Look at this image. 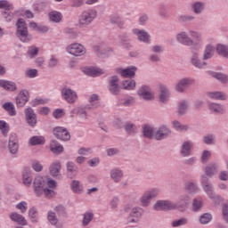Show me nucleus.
Listing matches in <instances>:
<instances>
[{"instance_id":"nucleus-55","label":"nucleus","mask_w":228,"mask_h":228,"mask_svg":"<svg viewBox=\"0 0 228 228\" xmlns=\"http://www.w3.org/2000/svg\"><path fill=\"white\" fill-rule=\"evenodd\" d=\"M48 221L50 222V224H52V225H56V224H58V219L56 218V214H54L53 212H48Z\"/></svg>"},{"instance_id":"nucleus-43","label":"nucleus","mask_w":228,"mask_h":228,"mask_svg":"<svg viewBox=\"0 0 228 228\" xmlns=\"http://www.w3.org/2000/svg\"><path fill=\"white\" fill-rule=\"evenodd\" d=\"M123 175L124 174H122V171L118 169H113L110 172V177L113 179V181H115V183H118V181L122 179Z\"/></svg>"},{"instance_id":"nucleus-63","label":"nucleus","mask_w":228,"mask_h":228,"mask_svg":"<svg viewBox=\"0 0 228 228\" xmlns=\"http://www.w3.org/2000/svg\"><path fill=\"white\" fill-rule=\"evenodd\" d=\"M57 65L58 58H56L54 55H52L48 62V67H56Z\"/></svg>"},{"instance_id":"nucleus-2","label":"nucleus","mask_w":228,"mask_h":228,"mask_svg":"<svg viewBox=\"0 0 228 228\" xmlns=\"http://www.w3.org/2000/svg\"><path fill=\"white\" fill-rule=\"evenodd\" d=\"M190 35V36H189ZM180 31L175 36V40L178 44L182 45H186L187 47H191V45H197L196 42H202V33L196 30Z\"/></svg>"},{"instance_id":"nucleus-40","label":"nucleus","mask_w":228,"mask_h":228,"mask_svg":"<svg viewBox=\"0 0 228 228\" xmlns=\"http://www.w3.org/2000/svg\"><path fill=\"white\" fill-rule=\"evenodd\" d=\"M50 149L54 154H60V152H63V146H61V144L58 143L56 141H53L51 142Z\"/></svg>"},{"instance_id":"nucleus-37","label":"nucleus","mask_w":228,"mask_h":228,"mask_svg":"<svg viewBox=\"0 0 228 228\" xmlns=\"http://www.w3.org/2000/svg\"><path fill=\"white\" fill-rule=\"evenodd\" d=\"M136 72V68L131 67V68H126L125 69L120 70V75L122 77H133Z\"/></svg>"},{"instance_id":"nucleus-11","label":"nucleus","mask_w":228,"mask_h":228,"mask_svg":"<svg viewBox=\"0 0 228 228\" xmlns=\"http://www.w3.org/2000/svg\"><path fill=\"white\" fill-rule=\"evenodd\" d=\"M159 195V189L153 188L146 191L143 194V207L147 208L151 206L152 200L156 199Z\"/></svg>"},{"instance_id":"nucleus-29","label":"nucleus","mask_w":228,"mask_h":228,"mask_svg":"<svg viewBox=\"0 0 228 228\" xmlns=\"http://www.w3.org/2000/svg\"><path fill=\"white\" fill-rule=\"evenodd\" d=\"M61 170V164L59 161H55L50 165L49 172L53 177H58L60 171Z\"/></svg>"},{"instance_id":"nucleus-44","label":"nucleus","mask_w":228,"mask_h":228,"mask_svg":"<svg viewBox=\"0 0 228 228\" xmlns=\"http://www.w3.org/2000/svg\"><path fill=\"white\" fill-rule=\"evenodd\" d=\"M3 108L6 111H8V113H9V115H11V117H13V116L16 115L15 106L13 105V103H12V102H5L3 105Z\"/></svg>"},{"instance_id":"nucleus-52","label":"nucleus","mask_w":228,"mask_h":228,"mask_svg":"<svg viewBox=\"0 0 228 228\" xmlns=\"http://www.w3.org/2000/svg\"><path fill=\"white\" fill-rule=\"evenodd\" d=\"M0 129L2 130L4 136H6V134H8V131H10V126L5 121H0Z\"/></svg>"},{"instance_id":"nucleus-60","label":"nucleus","mask_w":228,"mask_h":228,"mask_svg":"<svg viewBox=\"0 0 228 228\" xmlns=\"http://www.w3.org/2000/svg\"><path fill=\"white\" fill-rule=\"evenodd\" d=\"M54 118H61V117L65 116V111L61 109H57L53 113Z\"/></svg>"},{"instance_id":"nucleus-9","label":"nucleus","mask_w":228,"mask_h":228,"mask_svg":"<svg viewBox=\"0 0 228 228\" xmlns=\"http://www.w3.org/2000/svg\"><path fill=\"white\" fill-rule=\"evenodd\" d=\"M200 184L203 191H205L206 195H208V199L213 197L215 193V187L212 185L211 182H209V178L206 176V175H202L200 176Z\"/></svg>"},{"instance_id":"nucleus-18","label":"nucleus","mask_w":228,"mask_h":228,"mask_svg":"<svg viewBox=\"0 0 228 228\" xmlns=\"http://www.w3.org/2000/svg\"><path fill=\"white\" fill-rule=\"evenodd\" d=\"M28 101H29V92H28V90H21L16 99L18 108L25 106Z\"/></svg>"},{"instance_id":"nucleus-28","label":"nucleus","mask_w":228,"mask_h":228,"mask_svg":"<svg viewBox=\"0 0 228 228\" xmlns=\"http://www.w3.org/2000/svg\"><path fill=\"white\" fill-rule=\"evenodd\" d=\"M191 10L196 15H200L206 10V3L204 2H194L191 4Z\"/></svg>"},{"instance_id":"nucleus-20","label":"nucleus","mask_w":228,"mask_h":228,"mask_svg":"<svg viewBox=\"0 0 228 228\" xmlns=\"http://www.w3.org/2000/svg\"><path fill=\"white\" fill-rule=\"evenodd\" d=\"M9 151L11 154H17L19 151V141H17V134H12L9 140Z\"/></svg>"},{"instance_id":"nucleus-57","label":"nucleus","mask_w":228,"mask_h":228,"mask_svg":"<svg viewBox=\"0 0 228 228\" xmlns=\"http://www.w3.org/2000/svg\"><path fill=\"white\" fill-rule=\"evenodd\" d=\"M29 58H35L38 54V47L30 46L28 51Z\"/></svg>"},{"instance_id":"nucleus-21","label":"nucleus","mask_w":228,"mask_h":228,"mask_svg":"<svg viewBox=\"0 0 228 228\" xmlns=\"http://www.w3.org/2000/svg\"><path fill=\"white\" fill-rule=\"evenodd\" d=\"M184 190L189 195H197L200 191V187L193 182H187L184 184Z\"/></svg>"},{"instance_id":"nucleus-19","label":"nucleus","mask_w":228,"mask_h":228,"mask_svg":"<svg viewBox=\"0 0 228 228\" xmlns=\"http://www.w3.org/2000/svg\"><path fill=\"white\" fill-rule=\"evenodd\" d=\"M207 96L213 101H227V94L222 91L208 92Z\"/></svg>"},{"instance_id":"nucleus-54","label":"nucleus","mask_w":228,"mask_h":228,"mask_svg":"<svg viewBox=\"0 0 228 228\" xmlns=\"http://www.w3.org/2000/svg\"><path fill=\"white\" fill-rule=\"evenodd\" d=\"M125 129L128 134H134V133H136V126L131 123H127L125 126Z\"/></svg>"},{"instance_id":"nucleus-24","label":"nucleus","mask_w":228,"mask_h":228,"mask_svg":"<svg viewBox=\"0 0 228 228\" xmlns=\"http://www.w3.org/2000/svg\"><path fill=\"white\" fill-rule=\"evenodd\" d=\"M109 90L113 95H117L120 92V86H118V77H112L110 81Z\"/></svg>"},{"instance_id":"nucleus-38","label":"nucleus","mask_w":228,"mask_h":228,"mask_svg":"<svg viewBox=\"0 0 228 228\" xmlns=\"http://www.w3.org/2000/svg\"><path fill=\"white\" fill-rule=\"evenodd\" d=\"M212 77H215V79H217V81H220L223 85H226V83H228V76L224 73L214 72L212 73Z\"/></svg>"},{"instance_id":"nucleus-45","label":"nucleus","mask_w":228,"mask_h":228,"mask_svg":"<svg viewBox=\"0 0 228 228\" xmlns=\"http://www.w3.org/2000/svg\"><path fill=\"white\" fill-rule=\"evenodd\" d=\"M45 142V139L43 136H34L29 140L30 145H43Z\"/></svg>"},{"instance_id":"nucleus-8","label":"nucleus","mask_w":228,"mask_h":228,"mask_svg":"<svg viewBox=\"0 0 228 228\" xmlns=\"http://www.w3.org/2000/svg\"><path fill=\"white\" fill-rule=\"evenodd\" d=\"M67 52L72 56H85L86 54V48L79 43H74L67 46Z\"/></svg>"},{"instance_id":"nucleus-25","label":"nucleus","mask_w":228,"mask_h":228,"mask_svg":"<svg viewBox=\"0 0 228 228\" xmlns=\"http://www.w3.org/2000/svg\"><path fill=\"white\" fill-rule=\"evenodd\" d=\"M208 110L211 113L216 115H222L225 113V109L220 103L212 102L208 105Z\"/></svg>"},{"instance_id":"nucleus-26","label":"nucleus","mask_w":228,"mask_h":228,"mask_svg":"<svg viewBox=\"0 0 228 228\" xmlns=\"http://www.w3.org/2000/svg\"><path fill=\"white\" fill-rule=\"evenodd\" d=\"M83 72L86 76H91L93 77L104 74V71L99 68H84Z\"/></svg>"},{"instance_id":"nucleus-53","label":"nucleus","mask_w":228,"mask_h":228,"mask_svg":"<svg viewBox=\"0 0 228 228\" xmlns=\"http://www.w3.org/2000/svg\"><path fill=\"white\" fill-rule=\"evenodd\" d=\"M32 179L31 176H29V173L26 172L23 173V184H25V186L29 187L31 186V183H32Z\"/></svg>"},{"instance_id":"nucleus-30","label":"nucleus","mask_w":228,"mask_h":228,"mask_svg":"<svg viewBox=\"0 0 228 228\" xmlns=\"http://www.w3.org/2000/svg\"><path fill=\"white\" fill-rule=\"evenodd\" d=\"M202 208H204V201L202 200V198H194L191 202L192 211H194V213H199Z\"/></svg>"},{"instance_id":"nucleus-42","label":"nucleus","mask_w":228,"mask_h":228,"mask_svg":"<svg viewBox=\"0 0 228 228\" xmlns=\"http://www.w3.org/2000/svg\"><path fill=\"white\" fill-rule=\"evenodd\" d=\"M62 18H63V16L61 15V12H60L52 11L49 13V19L53 22H60Z\"/></svg>"},{"instance_id":"nucleus-62","label":"nucleus","mask_w":228,"mask_h":228,"mask_svg":"<svg viewBox=\"0 0 228 228\" xmlns=\"http://www.w3.org/2000/svg\"><path fill=\"white\" fill-rule=\"evenodd\" d=\"M32 167L36 172H42V169L44 168L42 164H40V162L38 161H34L32 164Z\"/></svg>"},{"instance_id":"nucleus-47","label":"nucleus","mask_w":228,"mask_h":228,"mask_svg":"<svg viewBox=\"0 0 228 228\" xmlns=\"http://www.w3.org/2000/svg\"><path fill=\"white\" fill-rule=\"evenodd\" d=\"M136 86V82L134 80H126L123 82L124 90H134Z\"/></svg>"},{"instance_id":"nucleus-39","label":"nucleus","mask_w":228,"mask_h":228,"mask_svg":"<svg viewBox=\"0 0 228 228\" xmlns=\"http://www.w3.org/2000/svg\"><path fill=\"white\" fill-rule=\"evenodd\" d=\"M212 220H213V216L209 213L202 214L200 216V224H201V225H208V224H210Z\"/></svg>"},{"instance_id":"nucleus-36","label":"nucleus","mask_w":228,"mask_h":228,"mask_svg":"<svg viewBox=\"0 0 228 228\" xmlns=\"http://www.w3.org/2000/svg\"><path fill=\"white\" fill-rule=\"evenodd\" d=\"M216 53L219 56L228 58V45L219 44L216 45Z\"/></svg>"},{"instance_id":"nucleus-58","label":"nucleus","mask_w":228,"mask_h":228,"mask_svg":"<svg viewBox=\"0 0 228 228\" xmlns=\"http://www.w3.org/2000/svg\"><path fill=\"white\" fill-rule=\"evenodd\" d=\"M180 22H191V20H195V16L193 15H181L179 19Z\"/></svg>"},{"instance_id":"nucleus-27","label":"nucleus","mask_w":228,"mask_h":228,"mask_svg":"<svg viewBox=\"0 0 228 228\" xmlns=\"http://www.w3.org/2000/svg\"><path fill=\"white\" fill-rule=\"evenodd\" d=\"M156 133V128L152 125L146 124L143 126V136L145 138H150V140L154 139V134Z\"/></svg>"},{"instance_id":"nucleus-14","label":"nucleus","mask_w":228,"mask_h":228,"mask_svg":"<svg viewBox=\"0 0 228 228\" xmlns=\"http://www.w3.org/2000/svg\"><path fill=\"white\" fill-rule=\"evenodd\" d=\"M193 83L194 81L191 78H182L176 83L175 91L179 94H183V92H186L188 86H191V85H193Z\"/></svg>"},{"instance_id":"nucleus-33","label":"nucleus","mask_w":228,"mask_h":228,"mask_svg":"<svg viewBox=\"0 0 228 228\" xmlns=\"http://www.w3.org/2000/svg\"><path fill=\"white\" fill-rule=\"evenodd\" d=\"M190 107V102L186 100H183L178 103V114L183 117V115H186V111H188V108Z\"/></svg>"},{"instance_id":"nucleus-12","label":"nucleus","mask_w":228,"mask_h":228,"mask_svg":"<svg viewBox=\"0 0 228 228\" xmlns=\"http://www.w3.org/2000/svg\"><path fill=\"white\" fill-rule=\"evenodd\" d=\"M191 151H193V142L184 141L180 146V155L182 158H190L191 156Z\"/></svg>"},{"instance_id":"nucleus-1","label":"nucleus","mask_w":228,"mask_h":228,"mask_svg":"<svg viewBox=\"0 0 228 228\" xmlns=\"http://www.w3.org/2000/svg\"><path fill=\"white\" fill-rule=\"evenodd\" d=\"M34 191L37 197H41V195H45L47 199H51V197H54L56 192V181L53 179H44L42 176H37L35 178L34 183Z\"/></svg>"},{"instance_id":"nucleus-3","label":"nucleus","mask_w":228,"mask_h":228,"mask_svg":"<svg viewBox=\"0 0 228 228\" xmlns=\"http://www.w3.org/2000/svg\"><path fill=\"white\" fill-rule=\"evenodd\" d=\"M16 37H18L21 42H29V40H31V37H29V33L28 32L26 21L22 19H19L16 23Z\"/></svg>"},{"instance_id":"nucleus-50","label":"nucleus","mask_w":228,"mask_h":228,"mask_svg":"<svg viewBox=\"0 0 228 228\" xmlns=\"http://www.w3.org/2000/svg\"><path fill=\"white\" fill-rule=\"evenodd\" d=\"M67 168H68V174L70 175V174H77V167L74 164V162H68L67 163Z\"/></svg>"},{"instance_id":"nucleus-6","label":"nucleus","mask_w":228,"mask_h":228,"mask_svg":"<svg viewBox=\"0 0 228 228\" xmlns=\"http://www.w3.org/2000/svg\"><path fill=\"white\" fill-rule=\"evenodd\" d=\"M191 200V197H190L187 193L180 194L178 197V200L175 203V209H178V211H181L182 213H184L188 209V206H190V201Z\"/></svg>"},{"instance_id":"nucleus-49","label":"nucleus","mask_w":228,"mask_h":228,"mask_svg":"<svg viewBox=\"0 0 228 228\" xmlns=\"http://www.w3.org/2000/svg\"><path fill=\"white\" fill-rule=\"evenodd\" d=\"M211 159V152L208 150H205L201 153L200 161L201 163H208Z\"/></svg>"},{"instance_id":"nucleus-15","label":"nucleus","mask_w":228,"mask_h":228,"mask_svg":"<svg viewBox=\"0 0 228 228\" xmlns=\"http://www.w3.org/2000/svg\"><path fill=\"white\" fill-rule=\"evenodd\" d=\"M191 63L193 67H196V69H204L208 65L207 61L200 59V53H199V52L192 53L191 56Z\"/></svg>"},{"instance_id":"nucleus-64","label":"nucleus","mask_w":228,"mask_h":228,"mask_svg":"<svg viewBox=\"0 0 228 228\" xmlns=\"http://www.w3.org/2000/svg\"><path fill=\"white\" fill-rule=\"evenodd\" d=\"M28 216H30V218H32V222H38L36 218H37V208H32L29 211H28Z\"/></svg>"},{"instance_id":"nucleus-32","label":"nucleus","mask_w":228,"mask_h":228,"mask_svg":"<svg viewBox=\"0 0 228 228\" xmlns=\"http://www.w3.org/2000/svg\"><path fill=\"white\" fill-rule=\"evenodd\" d=\"M215 56V46L213 45H207L203 52V60H211Z\"/></svg>"},{"instance_id":"nucleus-34","label":"nucleus","mask_w":228,"mask_h":228,"mask_svg":"<svg viewBox=\"0 0 228 228\" xmlns=\"http://www.w3.org/2000/svg\"><path fill=\"white\" fill-rule=\"evenodd\" d=\"M173 127L174 129H175V131H178L179 133H186V131L190 129V126L188 125H183L177 120L173 121Z\"/></svg>"},{"instance_id":"nucleus-4","label":"nucleus","mask_w":228,"mask_h":228,"mask_svg":"<svg viewBox=\"0 0 228 228\" xmlns=\"http://www.w3.org/2000/svg\"><path fill=\"white\" fill-rule=\"evenodd\" d=\"M155 211H175V202L168 200H159L153 205Z\"/></svg>"},{"instance_id":"nucleus-35","label":"nucleus","mask_w":228,"mask_h":228,"mask_svg":"<svg viewBox=\"0 0 228 228\" xmlns=\"http://www.w3.org/2000/svg\"><path fill=\"white\" fill-rule=\"evenodd\" d=\"M0 86L2 88H4V90H9L11 92H13V90H17V86L15 83L6 80H0Z\"/></svg>"},{"instance_id":"nucleus-23","label":"nucleus","mask_w":228,"mask_h":228,"mask_svg":"<svg viewBox=\"0 0 228 228\" xmlns=\"http://www.w3.org/2000/svg\"><path fill=\"white\" fill-rule=\"evenodd\" d=\"M27 122L29 126H37V114L33 111V109L28 108L25 110Z\"/></svg>"},{"instance_id":"nucleus-7","label":"nucleus","mask_w":228,"mask_h":228,"mask_svg":"<svg viewBox=\"0 0 228 228\" xmlns=\"http://www.w3.org/2000/svg\"><path fill=\"white\" fill-rule=\"evenodd\" d=\"M170 134H172V130L168 126L161 125L155 128L154 140L158 142L167 140Z\"/></svg>"},{"instance_id":"nucleus-13","label":"nucleus","mask_w":228,"mask_h":228,"mask_svg":"<svg viewBox=\"0 0 228 228\" xmlns=\"http://www.w3.org/2000/svg\"><path fill=\"white\" fill-rule=\"evenodd\" d=\"M53 134L58 140H61L62 142H67L70 140V133L66 128L61 126H56L53 129Z\"/></svg>"},{"instance_id":"nucleus-56","label":"nucleus","mask_w":228,"mask_h":228,"mask_svg":"<svg viewBox=\"0 0 228 228\" xmlns=\"http://www.w3.org/2000/svg\"><path fill=\"white\" fill-rule=\"evenodd\" d=\"M94 218V214L92 213H86L84 215V219H83V225H87L92 222V219Z\"/></svg>"},{"instance_id":"nucleus-48","label":"nucleus","mask_w":228,"mask_h":228,"mask_svg":"<svg viewBox=\"0 0 228 228\" xmlns=\"http://www.w3.org/2000/svg\"><path fill=\"white\" fill-rule=\"evenodd\" d=\"M203 142L206 145H214L215 143V135L213 134H208L203 137Z\"/></svg>"},{"instance_id":"nucleus-16","label":"nucleus","mask_w":228,"mask_h":228,"mask_svg":"<svg viewBox=\"0 0 228 228\" xmlns=\"http://www.w3.org/2000/svg\"><path fill=\"white\" fill-rule=\"evenodd\" d=\"M218 168H220V164L216 161H212L206 166L203 170L207 177H213L216 175V172H218Z\"/></svg>"},{"instance_id":"nucleus-31","label":"nucleus","mask_w":228,"mask_h":228,"mask_svg":"<svg viewBox=\"0 0 228 228\" xmlns=\"http://www.w3.org/2000/svg\"><path fill=\"white\" fill-rule=\"evenodd\" d=\"M10 218L12 222H16L19 225H28V221L20 214L12 213L10 215Z\"/></svg>"},{"instance_id":"nucleus-46","label":"nucleus","mask_w":228,"mask_h":228,"mask_svg":"<svg viewBox=\"0 0 228 228\" xmlns=\"http://www.w3.org/2000/svg\"><path fill=\"white\" fill-rule=\"evenodd\" d=\"M188 224V218L182 217L180 219L175 220L172 222V227H182L183 225Z\"/></svg>"},{"instance_id":"nucleus-41","label":"nucleus","mask_w":228,"mask_h":228,"mask_svg":"<svg viewBox=\"0 0 228 228\" xmlns=\"http://www.w3.org/2000/svg\"><path fill=\"white\" fill-rule=\"evenodd\" d=\"M71 190L74 193H82L83 185L79 183V181L73 180L71 183Z\"/></svg>"},{"instance_id":"nucleus-59","label":"nucleus","mask_w":228,"mask_h":228,"mask_svg":"<svg viewBox=\"0 0 228 228\" xmlns=\"http://www.w3.org/2000/svg\"><path fill=\"white\" fill-rule=\"evenodd\" d=\"M17 209H20L21 213H26L28 211V203L26 201H21L16 205Z\"/></svg>"},{"instance_id":"nucleus-10","label":"nucleus","mask_w":228,"mask_h":228,"mask_svg":"<svg viewBox=\"0 0 228 228\" xmlns=\"http://www.w3.org/2000/svg\"><path fill=\"white\" fill-rule=\"evenodd\" d=\"M170 101V90L163 84L159 85V104H167Z\"/></svg>"},{"instance_id":"nucleus-22","label":"nucleus","mask_w":228,"mask_h":228,"mask_svg":"<svg viewBox=\"0 0 228 228\" xmlns=\"http://www.w3.org/2000/svg\"><path fill=\"white\" fill-rule=\"evenodd\" d=\"M156 99V93L154 89L149 86H143V101L151 102Z\"/></svg>"},{"instance_id":"nucleus-61","label":"nucleus","mask_w":228,"mask_h":228,"mask_svg":"<svg viewBox=\"0 0 228 228\" xmlns=\"http://www.w3.org/2000/svg\"><path fill=\"white\" fill-rule=\"evenodd\" d=\"M209 199L213 200L216 206H220V202H222V198L215 193L212 194V197H210Z\"/></svg>"},{"instance_id":"nucleus-5","label":"nucleus","mask_w":228,"mask_h":228,"mask_svg":"<svg viewBox=\"0 0 228 228\" xmlns=\"http://www.w3.org/2000/svg\"><path fill=\"white\" fill-rule=\"evenodd\" d=\"M97 17V12L95 10H88L82 12L78 19L79 26L85 27L92 24L94 22V19Z\"/></svg>"},{"instance_id":"nucleus-17","label":"nucleus","mask_w":228,"mask_h":228,"mask_svg":"<svg viewBox=\"0 0 228 228\" xmlns=\"http://www.w3.org/2000/svg\"><path fill=\"white\" fill-rule=\"evenodd\" d=\"M62 97L69 102V104H74L76 101H77V94L69 88H63L61 91Z\"/></svg>"},{"instance_id":"nucleus-51","label":"nucleus","mask_w":228,"mask_h":228,"mask_svg":"<svg viewBox=\"0 0 228 228\" xmlns=\"http://www.w3.org/2000/svg\"><path fill=\"white\" fill-rule=\"evenodd\" d=\"M151 53H154L155 54H163V53H165V46L155 45L151 47Z\"/></svg>"}]
</instances>
